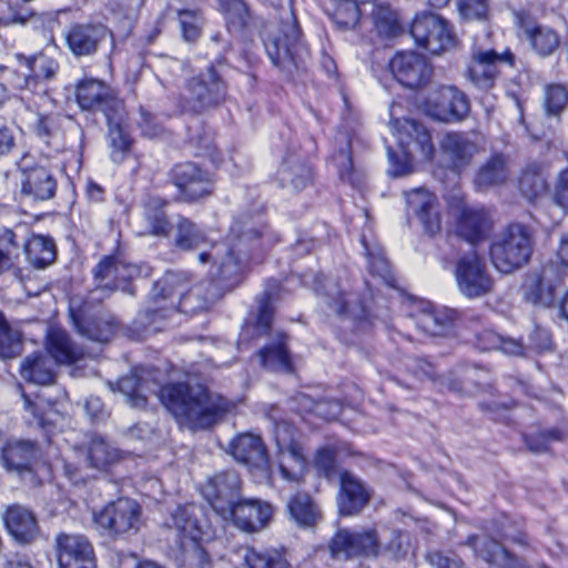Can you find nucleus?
Listing matches in <instances>:
<instances>
[{
    "label": "nucleus",
    "mask_w": 568,
    "mask_h": 568,
    "mask_svg": "<svg viewBox=\"0 0 568 568\" xmlns=\"http://www.w3.org/2000/svg\"><path fill=\"white\" fill-rule=\"evenodd\" d=\"M121 458L120 452L103 438H93L89 446L88 459L92 467L102 469Z\"/></svg>",
    "instance_id": "obj_54"
},
{
    "label": "nucleus",
    "mask_w": 568,
    "mask_h": 568,
    "mask_svg": "<svg viewBox=\"0 0 568 568\" xmlns=\"http://www.w3.org/2000/svg\"><path fill=\"white\" fill-rule=\"evenodd\" d=\"M75 101L81 110L90 112H102L104 116L119 112L124 108L114 89L105 81L93 77H84L75 83Z\"/></svg>",
    "instance_id": "obj_9"
},
{
    "label": "nucleus",
    "mask_w": 568,
    "mask_h": 568,
    "mask_svg": "<svg viewBox=\"0 0 568 568\" xmlns=\"http://www.w3.org/2000/svg\"><path fill=\"white\" fill-rule=\"evenodd\" d=\"M264 47L272 63L287 74L301 68L307 53L293 12V0H285V10L276 29L267 31Z\"/></svg>",
    "instance_id": "obj_3"
},
{
    "label": "nucleus",
    "mask_w": 568,
    "mask_h": 568,
    "mask_svg": "<svg viewBox=\"0 0 568 568\" xmlns=\"http://www.w3.org/2000/svg\"><path fill=\"white\" fill-rule=\"evenodd\" d=\"M47 349L50 357L61 364L78 361L83 352L70 338L68 333L59 327H51L47 336Z\"/></svg>",
    "instance_id": "obj_41"
},
{
    "label": "nucleus",
    "mask_w": 568,
    "mask_h": 568,
    "mask_svg": "<svg viewBox=\"0 0 568 568\" xmlns=\"http://www.w3.org/2000/svg\"><path fill=\"white\" fill-rule=\"evenodd\" d=\"M229 453L248 467L264 468L268 464V455L262 438L251 433L240 434L229 445Z\"/></svg>",
    "instance_id": "obj_32"
},
{
    "label": "nucleus",
    "mask_w": 568,
    "mask_h": 568,
    "mask_svg": "<svg viewBox=\"0 0 568 568\" xmlns=\"http://www.w3.org/2000/svg\"><path fill=\"white\" fill-rule=\"evenodd\" d=\"M108 124V139L110 142L111 159L115 163H122L130 152L132 140L126 131L128 113L125 106L119 112L105 116Z\"/></svg>",
    "instance_id": "obj_36"
},
{
    "label": "nucleus",
    "mask_w": 568,
    "mask_h": 568,
    "mask_svg": "<svg viewBox=\"0 0 568 568\" xmlns=\"http://www.w3.org/2000/svg\"><path fill=\"white\" fill-rule=\"evenodd\" d=\"M159 398L176 420L189 428L205 429L221 422L234 405L203 385L174 383L161 387Z\"/></svg>",
    "instance_id": "obj_2"
},
{
    "label": "nucleus",
    "mask_w": 568,
    "mask_h": 568,
    "mask_svg": "<svg viewBox=\"0 0 568 568\" xmlns=\"http://www.w3.org/2000/svg\"><path fill=\"white\" fill-rule=\"evenodd\" d=\"M562 270L557 263H547L540 271L527 275L523 285L527 301L550 306L556 298V290L561 284Z\"/></svg>",
    "instance_id": "obj_18"
},
{
    "label": "nucleus",
    "mask_w": 568,
    "mask_h": 568,
    "mask_svg": "<svg viewBox=\"0 0 568 568\" xmlns=\"http://www.w3.org/2000/svg\"><path fill=\"white\" fill-rule=\"evenodd\" d=\"M392 128L396 135L402 152H419L425 159H430L434 146L429 132L419 122L412 119H396L392 121Z\"/></svg>",
    "instance_id": "obj_23"
},
{
    "label": "nucleus",
    "mask_w": 568,
    "mask_h": 568,
    "mask_svg": "<svg viewBox=\"0 0 568 568\" xmlns=\"http://www.w3.org/2000/svg\"><path fill=\"white\" fill-rule=\"evenodd\" d=\"M363 245L366 250L369 272L373 275L379 276L387 285L394 286L395 278L384 252L379 248L368 250L365 241H363Z\"/></svg>",
    "instance_id": "obj_62"
},
{
    "label": "nucleus",
    "mask_w": 568,
    "mask_h": 568,
    "mask_svg": "<svg viewBox=\"0 0 568 568\" xmlns=\"http://www.w3.org/2000/svg\"><path fill=\"white\" fill-rule=\"evenodd\" d=\"M1 462L8 471L31 484L36 483L37 469L47 464L41 448L30 439L9 440L2 447Z\"/></svg>",
    "instance_id": "obj_8"
},
{
    "label": "nucleus",
    "mask_w": 568,
    "mask_h": 568,
    "mask_svg": "<svg viewBox=\"0 0 568 568\" xmlns=\"http://www.w3.org/2000/svg\"><path fill=\"white\" fill-rule=\"evenodd\" d=\"M408 214L415 215L429 235L440 230V216L437 199L424 189H415L405 193Z\"/></svg>",
    "instance_id": "obj_29"
},
{
    "label": "nucleus",
    "mask_w": 568,
    "mask_h": 568,
    "mask_svg": "<svg viewBox=\"0 0 568 568\" xmlns=\"http://www.w3.org/2000/svg\"><path fill=\"white\" fill-rule=\"evenodd\" d=\"M95 291L113 292L119 290L116 277V257L105 256L93 270Z\"/></svg>",
    "instance_id": "obj_55"
},
{
    "label": "nucleus",
    "mask_w": 568,
    "mask_h": 568,
    "mask_svg": "<svg viewBox=\"0 0 568 568\" xmlns=\"http://www.w3.org/2000/svg\"><path fill=\"white\" fill-rule=\"evenodd\" d=\"M501 63H514L510 51L497 53L495 50H475L467 71L468 78L477 88L488 90L494 87Z\"/></svg>",
    "instance_id": "obj_20"
},
{
    "label": "nucleus",
    "mask_w": 568,
    "mask_h": 568,
    "mask_svg": "<svg viewBox=\"0 0 568 568\" xmlns=\"http://www.w3.org/2000/svg\"><path fill=\"white\" fill-rule=\"evenodd\" d=\"M410 34L417 45L432 54H442L457 47V39L448 21L434 12L416 14L410 24Z\"/></svg>",
    "instance_id": "obj_7"
},
{
    "label": "nucleus",
    "mask_w": 568,
    "mask_h": 568,
    "mask_svg": "<svg viewBox=\"0 0 568 568\" xmlns=\"http://www.w3.org/2000/svg\"><path fill=\"white\" fill-rule=\"evenodd\" d=\"M222 9L227 29L231 32H240L248 24L251 16L244 1L224 0L222 2Z\"/></svg>",
    "instance_id": "obj_56"
},
{
    "label": "nucleus",
    "mask_w": 568,
    "mask_h": 568,
    "mask_svg": "<svg viewBox=\"0 0 568 568\" xmlns=\"http://www.w3.org/2000/svg\"><path fill=\"white\" fill-rule=\"evenodd\" d=\"M21 172V194L36 201L50 200L55 195L57 180L45 166L37 165L30 154H23L17 162Z\"/></svg>",
    "instance_id": "obj_16"
},
{
    "label": "nucleus",
    "mask_w": 568,
    "mask_h": 568,
    "mask_svg": "<svg viewBox=\"0 0 568 568\" xmlns=\"http://www.w3.org/2000/svg\"><path fill=\"white\" fill-rule=\"evenodd\" d=\"M493 222L483 207H464L457 225L458 234L471 244L484 241L491 230Z\"/></svg>",
    "instance_id": "obj_34"
},
{
    "label": "nucleus",
    "mask_w": 568,
    "mask_h": 568,
    "mask_svg": "<svg viewBox=\"0 0 568 568\" xmlns=\"http://www.w3.org/2000/svg\"><path fill=\"white\" fill-rule=\"evenodd\" d=\"M108 34L105 26L84 22L69 26L63 32V38L71 53L82 58L95 54Z\"/></svg>",
    "instance_id": "obj_22"
},
{
    "label": "nucleus",
    "mask_w": 568,
    "mask_h": 568,
    "mask_svg": "<svg viewBox=\"0 0 568 568\" xmlns=\"http://www.w3.org/2000/svg\"><path fill=\"white\" fill-rule=\"evenodd\" d=\"M285 335L276 333L275 341L265 345L257 352L262 367L273 372H290L292 363L288 351L285 346Z\"/></svg>",
    "instance_id": "obj_42"
},
{
    "label": "nucleus",
    "mask_w": 568,
    "mask_h": 568,
    "mask_svg": "<svg viewBox=\"0 0 568 568\" xmlns=\"http://www.w3.org/2000/svg\"><path fill=\"white\" fill-rule=\"evenodd\" d=\"M510 171L507 159L501 153H495L476 170L473 183L478 192H486L503 186L509 180Z\"/></svg>",
    "instance_id": "obj_33"
},
{
    "label": "nucleus",
    "mask_w": 568,
    "mask_h": 568,
    "mask_svg": "<svg viewBox=\"0 0 568 568\" xmlns=\"http://www.w3.org/2000/svg\"><path fill=\"white\" fill-rule=\"evenodd\" d=\"M226 95V85L215 68L209 65L205 71L186 81L182 94L185 111L201 113L222 103Z\"/></svg>",
    "instance_id": "obj_6"
},
{
    "label": "nucleus",
    "mask_w": 568,
    "mask_h": 568,
    "mask_svg": "<svg viewBox=\"0 0 568 568\" xmlns=\"http://www.w3.org/2000/svg\"><path fill=\"white\" fill-rule=\"evenodd\" d=\"M440 150L445 161L454 171H459L471 162L479 153V145L465 133L449 132L440 141Z\"/></svg>",
    "instance_id": "obj_31"
},
{
    "label": "nucleus",
    "mask_w": 568,
    "mask_h": 568,
    "mask_svg": "<svg viewBox=\"0 0 568 568\" xmlns=\"http://www.w3.org/2000/svg\"><path fill=\"white\" fill-rule=\"evenodd\" d=\"M22 245L29 262L38 268H43L55 260V245L51 237L32 234L23 237Z\"/></svg>",
    "instance_id": "obj_44"
},
{
    "label": "nucleus",
    "mask_w": 568,
    "mask_h": 568,
    "mask_svg": "<svg viewBox=\"0 0 568 568\" xmlns=\"http://www.w3.org/2000/svg\"><path fill=\"white\" fill-rule=\"evenodd\" d=\"M10 536L21 545L33 542L39 535V524L34 513L19 504L7 507L2 515Z\"/></svg>",
    "instance_id": "obj_27"
},
{
    "label": "nucleus",
    "mask_w": 568,
    "mask_h": 568,
    "mask_svg": "<svg viewBox=\"0 0 568 568\" xmlns=\"http://www.w3.org/2000/svg\"><path fill=\"white\" fill-rule=\"evenodd\" d=\"M278 241L274 231L251 215L235 217L226 240L197 256L202 264L212 263V280L189 287L185 273L166 272L154 283L148 306L139 313L140 324L144 327L156 325L175 311L195 314L209 310L226 291L242 282L250 250H265Z\"/></svg>",
    "instance_id": "obj_1"
},
{
    "label": "nucleus",
    "mask_w": 568,
    "mask_h": 568,
    "mask_svg": "<svg viewBox=\"0 0 568 568\" xmlns=\"http://www.w3.org/2000/svg\"><path fill=\"white\" fill-rule=\"evenodd\" d=\"M174 244L183 251H191L205 242V234L202 229L190 219L178 215L175 223Z\"/></svg>",
    "instance_id": "obj_46"
},
{
    "label": "nucleus",
    "mask_w": 568,
    "mask_h": 568,
    "mask_svg": "<svg viewBox=\"0 0 568 568\" xmlns=\"http://www.w3.org/2000/svg\"><path fill=\"white\" fill-rule=\"evenodd\" d=\"M552 347L554 341L549 329L536 324L528 335L527 349L541 354L552 351Z\"/></svg>",
    "instance_id": "obj_64"
},
{
    "label": "nucleus",
    "mask_w": 568,
    "mask_h": 568,
    "mask_svg": "<svg viewBox=\"0 0 568 568\" xmlns=\"http://www.w3.org/2000/svg\"><path fill=\"white\" fill-rule=\"evenodd\" d=\"M273 516L271 504L261 499H239L232 507L229 519L246 532H256L267 526Z\"/></svg>",
    "instance_id": "obj_26"
},
{
    "label": "nucleus",
    "mask_w": 568,
    "mask_h": 568,
    "mask_svg": "<svg viewBox=\"0 0 568 568\" xmlns=\"http://www.w3.org/2000/svg\"><path fill=\"white\" fill-rule=\"evenodd\" d=\"M21 65L26 68L23 79L16 87L21 90V100L29 99L28 93L37 95L39 99H45V82L55 77L59 71V63L51 57L45 54H36L24 57L17 55Z\"/></svg>",
    "instance_id": "obj_13"
},
{
    "label": "nucleus",
    "mask_w": 568,
    "mask_h": 568,
    "mask_svg": "<svg viewBox=\"0 0 568 568\" xmlns=\"http://www.w3.org/2000/svg\"><path fill=\"white\" fill-rule=\"evenodd\" d=\"M17 239L18 233L12 230L0 231V274L13 265V258L19 254L20 245Z\"/></svg>",
    "instance_id": "obj_61"
},
{
    "label": "nucleus",
    "mask_w": 568,
    "mask_h": 568,
    "mask_svg": "<svg viewBox=\"0 0 568 568\" xmlns=\"http://www.w3.org/2000/svg\"><path fill=\"white\" fill-rule=\"evenodd\" d=\"M455 276L460 293L469 298L484 296L493 290L494 281L486 264L474 250L458 260Z\"/></svg>",
    "instance_id": "obj_11"
},
{
    "label": "nucleus",
    "mask_w": 568,
    "mask_h": 568,
    "mask_svg": "<svg viewBox=\"0 0 568 568\" xmlns=\"http://www.w3.org/2000/svg\"><path fill=\"white\" fill-rule=\"evenodd\" d=\"M395 79L404 87L416 89L428 83L432 67L427 59L416 52H399L389 62Z\"/></svg>",
    "instance_id": "obj_21"
},
{
    "label": "nucleus",
    "mask_w": 568,
    "mask_h": 568,
    "mask_svg": "<svg viewBox=\"0 0 568 568\" xmlns=\"http://www.w3.org/2000/svg\"><path fill=\"white\" fill-rule=\"evenodd\" d=\"M333 161L335 162L342 181L347 182L353 186L358 185L362 182L361 174L353 165L348 141H346L345 146L341 148L339 151L333 155Z\"/></svg>",
    "instance_id": "obj_58"
},
{
    "label": "nucleus",
    "mask_w": 568,
    "mask_h": 568,
    "mask_svg": "<svg viewBox=\"0 0 568 568\" xmlns=\"http://www.w3.org/2000/svg\"><path fill=\"white\" fill-rule=\"evenodd\" d=\"M119 390L128 397L132 406L142 407L146 404V395L142 378L136 373H132L119 379Z\"/></svg>",
    "instance_id": "obj_57"
},
{
    "label": "nucleus",
    "mask_w": 568,
    "mask_h": 568,
    "mask_svg": "<svg viewBox=\"0 0 568 568\" xmlns=\"http://www.w3.org/2000/svg\"><path fill=\"white\" fill-rule=\"evenodd\" d=\"M240 475L235 470H225L207 479L203 495L216 515L227 520L233 505L240 499Z\"/></svg>",
    "instance_id": "obj_15"
},
{
    "label": "nucleus",
    "mask_w": 568,
    "mask_h": 568,
    "mask_svg": "<svg viewBox=\"0 0 568 568\" xmlns=\"http://www.w3.org/2000/svg\"><path fill=\"white\" fill-rule=\"evenodd\" d=\"M21 348V333L13 328L0 312V358H14L20 355Z\"/></svg>",
    "instance_id": "obj_53"
},
{
    "label": "nucleus",
    "mask_w": 568,
    "mask_h": 568,
    "mask_svg": "<svg viewBox=\"0 0 568 568\" xmlns=\"http://www.w3.org/2000/svg\"><path fill=\"white\" fill-rule=\"evenodd\" d=\"M466 545L473 549L477 558L489 565L498 568H528L524 559L487 535H471L467 538Z\"/></svg>",
    "instance_id": "obj_24"
},
{
    "label": "nucleus",
    "mask_w": 568,
    "mask_h": 568,
    "mask_svg": "<svg viewBox=\"0 0 568 568\" xmlns=\"http://www.w3.org/2000/svg\"><path fill=\"white\" fill-rule=\"evenodd\" d=\"M546 166L540 162L527 163L519 176V191L529 201L534 202L544 196L548 190Z\"/></svg>",
    "instance_id": "obj_39"
},
{
    "label": "nucleus",
    "mask_w": 568,
    "mask_h": 568,
    "mask_svg": "<svg viewBox=\"0 0 568 568\" xmlns=\"http://www.w3.org/2000/svg\"><path fill=\"white\" fill-rule=\"evenodd\" d=\"M412 316L422 332L437 336L453 325L457 318V312L450 308L435 310L429 302L419 301L413 304Z\"/></svg>",
    "instance_id": "obj_30"
},
{
    "label": "nucleus",
    "mask_w": 568,
    "mask_h": 568,
    "mask_svg": "<svg viewBox=\"0 0 568 568\" xmlns=\"http://www.w3.org/2000/svg\"><path fill=\"white\" fill-rule=\"evenodd\" d=\"M372 18L382 36H393L399 29L397 14L389 6L376 4L372 11Z\"/></svg>",
    "instance_id": "obj_60"
},
{
    "label": "nucleus",
    "mask_w": 568,
    "mask_h": 568,
    "mask_svg": "<svg viewBox=\"0 0 568 568\" xmlns=\"http://www.w3.org/2000/svg\"><path fill=\"white\" fill-rule=\"evenodd\" d=\"M273 316L272 294L270 292H265L258 300L257 312L254 315L252 323H246V326L242 332V338H245L246 335L251 334L256 337L268 334Z\"/></svg>",
    "instance_id": "obj_48"
},
{
    "label": "nucleus",
    "mask_w": 568,
    "mask_h": 568,
    "mask_svg": "<svg viewBox=\"0 0 568 568\" xmlns=\"http://www.w3.org/2000/svg\"><path fill=\"white\" fill-rule=\"evenodd\" d=\"M378 534L375 528L358 531L338 530L332 538L329 549L336 559L356 557L377 559Z\"/></svg>",
    "instance_id": "obj_14"
},
{
    "label": "nucleus",
    "mask_w": 568,
    "mask_h": 568,
    "mask_svg": "<svg viewBox=\"0 0 568 568\" xmlns=\"http://www.w3.org/2000/svg\"><path fill=\"white\" fill-rule=\"evenodd\" d=\"M275 442L282 477L287 481H301L307 471V460L303 447L293 437L290 424L282 423L276 426Z\"/></svg>",
    "instance_id": "obj_10"
},
{
    "label": "nucleus",
    "mask_w": 568,
    "mask_h": 568,
    "mask_svg": "<svg viewBox=\"0 0 568 568\" xmlns=\"http://www.w3.org/2000/svg\"><path fill=\"white\" fill-rule=\"evenodd\" d=\"M324 295L328 307L337 315L349 317L359 323L366 318V311L358 296L352 292L341 290L338 284L329 282L325 286Z\"/></svg>",
    "instance_id": "obj_35"
},
{
    "label": "nucleus",
    "mask_w": 568,
    "mask_h": 568,
    "mask_svg": "<svg viewBox=\"0 0 568 568\" xmlns=\"http://www.w3.org/2000/svg\"><path fill=\"white\" fill-rule=\"evenodd\" d=\"M141 506L135 500L119 498L94 513L93 521L102 535L113 539L126 538L141 529Z\"/></svg>",
    "instance_id": "obj_5"
},
{
    "label": "nucleus",
    "mask_w": 568,
    "mask_h": 568,
    "mask_svg": "<svg viewBox=\"0 0 568 568\" xmlns=\"http://www.w3.org/2000/svg\"><path fill=\"white\" fill-rule=\"evenodd\" d=\"M359 0H331L326 11L335 24L342 29H353L359 21Z\"/></svg>",
    "instance_id": "obj_49"
},
{
    "label": "nucleus",
    "mask_w": 568,
    "mask_h": 568,
    "mask_svg": "<svg viewBox=\"0 0 568 568\" xmlns=\"http://www.w3.org/2000/svg\"><path fill=\"white\" fill-rule=\"evenodd\" d=\"M54 548L59 568H95L93 547L83 535L60 532Z\"/></svg>",
    "instance_id": "obj_17"
},
{
    "label": "nucleus",
    "mask_w": 568,
    "mask_h": 568,
    "mask_svg": "<svg viewBox=\"0 0 568 568\" xmlns=\"http://www.w3.org/2000/svg\"><path fill=\"white\" fill-rule=\"evenodd\" d=\"M312 180L310 165L300 158L290 155L278 170V182L282 187L293 192L305 189Z\"/></svg>",
    "instance_id": "obj_40"
},
{
    "label": "nucleus",
    "mask_w": 568,
    "mask_h": 568,
    "mask_svg": "<svg viewBox=\"0 0 568 568\" xmlns=\"http://www.w3.org/2000/svg\"><path fill=\"white\" fill-rule=\"evenodd\" d=\"M298 406L306 413H312L325 420L335 419L342 410L341 403L336 399L323 398L314 400L306 394H301L296 398Z\"/></svg>",
    "instance_id": "obj_52"
},
{
    "label": "nucleus",
    "mask_w": 568,
    "mask_h": 568,
    "mask_svg": "<svg viewBox=\"0 0 568 568\" xmlns=\"http://www.w3.org/2000/svg\"><path fill=\"white\" fill-rule=\"evenodd\" d=\"M243 561L246 568H291L285 556L275 548H246Z\"/></svg>",
    "instance_id": "obj_47"
},
{
    "label": "nucleus",
    "mask_w": 568,
    "mask_h": 568,
    "mask_svg": "<svg viewBox=\"0 0 568 568\" xmlns=\"http://www.w3.org/2000/svg\"><path fill=\"white\" fill-rule=\"evenodd\" d=\"M410 547L409 534L404 530L394 529L385 542L377 541V558L382 557L398 562L407 557Z\"/></svg>",
    "instance_id": "obj_45"
},
{
    "label": "nucleus",
    "mask_w": 568,
    "mask_h": 568,
    "mask_svg": "<svg viewBox=\"0 0 568 568\" xmlns=\"http://www.w3.org/2000/svg\"><path fill=\"white\" fill-rule=\"evenodd\" d=\"M534 248V233L523 223H510L490 244V258L497 271L509 274L526 265Z\"/></svg>",
    "instance_id": "obj_4"
},
{
    "label": "nucleus",
    "mask_w": 568,
    "mask_h": 568,
    "mask_svg": "<svg viewBox=\"0 0 568 568\" xmlns=\"http://www.w3.org/2000/svg\"><path fill=\"white\" fill-rule=\"evenodd\" d=\"M172 179L189 201L199 200L211 193L209 174L192 162L176 164L172 170Z\"/></svg>",
    "instance_id": "obj_28"
},
{
    "label": "nucleus",
    "mask_w": 568,
    "mask_h": 568,
    "mask_svg": "<svg viewBox=\"0 0 568 568\" xmlns=\"http://www.w3.org/2000/svg\"><path fill=\"white\" fill-rule=\"evenodd\" d=\"M182 37L187 42L196 41L204 24V19L199 10H179L178 11Z\"/></svg>",
    "instance_id": "obj_59"
},
{
    "label": "nucleus",
    "mask_w": 568,
    "mask_h": 568,
    "mask_svg": "<svg viewBox=\"0 0 568 568\" xmlns=\"http://www.w3.org/2000/svg\"><path fill=\"white\" fill-rule=\"evenodd\" d=\"M519 24L526 40L538 55L549 57L559 48L560 36L555 29L524 19H520Z\"/></svg>",
    "instance_id": "obj_37"
},
{
    "label": "nucleus",
    "mask_w": 568,
    "mask_h": 568,
    "mask_svg": "<svg viewBox=\"0 0 568 568\" xmlns=\"http://www.w3.org/2000/svg\"><path fill=\"white\" fill-rule=\"evenodd\" d=\"M372 491L357 476L349 471L339 474V489L337 494L338 511L343 516L359 514L369 503Z\"/></svg>",
    "instance_id": "obj_25"
},
{
    "label": "nucleus",
    "mask_w": 568,
    "mask_h": 568,
    "mask_svg": "<svg viewBox=\"0 0 568 568\" xmlns=\"http://www.w3.org/2000/svg\"><path fill=\"white\" fill-rule=\"evenodd\" d=\"M568 102V91L561 84H549L545 90V106L548 113H560Z\"/></svg>",
    "instance_id": "obj_63"
},
{
    "label": "nucleus",
    "mask_w": 568,
    "mask_h": 568,
    "mask_svg": "<svg viewBox=\"0 0 568 568\" xmlns=\"http://www.w3.org/2000/svg\"><path fill=\"white\" fill-rule=\"evenodd\" d=\"M20 374L24 381L41 386L51 385L55 381L52 359L41 352L33 353L22 361Z\"/></svg>",
    "instance_id": "obj_38"
},
{
    "label": "nucleus",
    "mask_w": 568,
    "mask_h": 568,
    "mask_svg": "<svg viewBox=\"0 0 568 568\" xmlns=\"http://www.w3.org/2000/svg\"><path fill=\"white\" fill-rule=\"evenodd\" d=\"M168 201L159 196H150L145 201L143 216L146 230L142 234L163 237L169 236L172 225L163 211Z\"/></svg>",
    "instance_id": "obj_43"
},
{
    "label": "nucleus",
    "mask_w": 568,
    "mask_h": 568,
    "mask_svg": "<svg viewBox=\"0 0 568 568\" xmlns=\"http://www.w3.org/2000/svg\"><path fill=\"white\" fill-rule=\"evenodd\" d=\"M166 525L175 529L182 547L190 544L197 549V544L211 537V527L204 509L195 504L178 507L170 516Z\"/></svg>",
    "instance_id": "obj_12"
},
{
    "label": "nucleus",
    "mask_w": 568,
    "mask_h": 568,
    "mask_svg": "<svg viewBox=\"0 0 568 568\" xmlns=\"http://www.w3.org/2000/svg\"><path fill=\"white\" fill-rule=\"evenodd\" d=\"M71 317L79 334L88 339L105 343L112 336L113 328L109 322L101 318L82 320L73 311H71Z\"/></svg>",
    "instance_id": "obj_51"
},
{
    "label": "nucleus",
    "mask_w": 568,
    "mask_h": 568,
    "mask_svg": "<svg viewBox=\"0 0 568 568\" xmlns=\"http://www.w3.org/2000/svg\"><path fill=\"white\" fill-rule=\"evenodd\" d=\"M469 112L468 98L455 87L439 88L428 101L429 115L442 122H460Z\"/></svg>",
    "instance_id": "obj_19"
},
{
    "label": "nucleus",
    "mask_w": 568,
    "mask_h": 568,
    "mask_svg": "<svg viewBox=\"0 0 568 568\" xmlns=\"http://www.w3.org/2000/svg\"><path fill=\"white\" fill-rule=\"evenodd\" d=\"M288 510L294 521L303 527H313L321 518L317 506L306 494H297L288 503Z\"/></svg>",
    "instance_id": "obj_50"
}]
</instances>
